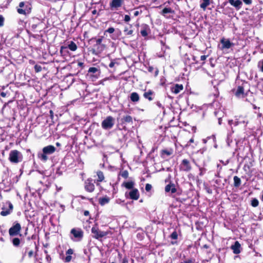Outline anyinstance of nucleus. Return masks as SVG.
<instances>
[{"instance_id": "1", "label": "nucleus", "mask_w": 263, "mask_h": 263, "mask_svg": "<svg viewBox=\"0 0 263 263\" xmlns=\"http://www.w3.org/2000/svg\"><path fill=\"white\" fill-rule=\"evenodd\" d=\"M55 147L51 145H48L43 148V153H39L38 158L43 162H46L48 160L47 155L54 153L55 151Z\"/></svg>"}, {"instance_id": "2", "label": "nucleus", "mask_w": 263, "mask_h": 263, "mask_svg": "<svg viewBox=\"0 0 263 263\" xmlns=\"http://www.w3.org/2000/svg\"><path fill=\"white\" fill-rule=\"evenodd\" d=\"M9 160L14 163H17L22 161V155L17 150H13L10 152Z\"/></svg>"}, {"instance_id": "3", "label": "nucleus", "mask_w": 263, "mask_h": 263, "mask_svg": "<svg viewBox=\"0 0 263 263\" xmlns=\"http://www.w3.org/2000/svg\"><path fill=\"white\" fill-rule=\"evenodd\" d=\"M115 120L111 116L107 117L101 123L102 127L104 129H111L115 124Z\"/></svg>"}, {"instance_id": "4", "label": "nucleus", "mask_w": 263, "mask_h": 263, "mask_svg": "<svg viewBox=\"0 0 263 263\" xmlns=\"http://www.w3.org/2000/svg\"><path fill=\"white\" fill-rule=\"evenodd\" d=\"M91 233L94 235L93 237L97 239L102 238L108 234V232L100 230L97 226L92 228Z\"/></svg>"}, {"instance_id": "5", "label": "nucleus", "mask_w": 263, "mask_h": 263, "mask_svg": "<svg viewBox=\"0 0 263 263\" xmlns=\"http://www.w3.org/2000/svg\"><path fill=\"white\" fill-rule=\"evenodd\" d=\"M21 230V226L18 222H15L14 224L9 230V234L10 236H13L18 235Z\"/></svg>"}, {"instance_id": "6", "label": "nucleus", "mask_w": 263, "mask_h": 263, "mask_svg": "<svg viewBox=\"0 0 263 263\" xmlns=\"http://www.w3.org/2000/svg\"><path fill=\"white\" fill-rule=\"evenodd\" d=\"M248 120L246 116H236L235 117L234 125L237 126L240 124H243L245 126L248 123Z\"/></svg>"}, {"instance_id": "7", "label": "nucleus", "mask_w": 263, "mask_h": 263, "mask_svg": "<svg viewBox=\"0 0 263 263\" xmlns=\"http://www.w3.org/2000/svg\"><path fill=\"white\" fill-rule=\"evenodd\" d=\"M124 3V0H111L109 6L111 10H118Z\"/></svg>"}, {"instance_id": "8", "label": "nucleus", "mask_w": 263, "mask_h": 263, "mask_svg": "<svg viewBox=\"0 0 263 263\" xmlns=\"http://www.w3.org/2000/svg\"><path fill=\"white\" fill-rule=\"evenodd\" d=\"M105 45L103 44H95L92 49V53L96 55L101 53L105 49Z\"/></svg>"}, {"instance_id": "9", "label": "nucleus", "mask_w": 263, "mask_h": 263, "mask_svg": "<svg viewBox=\"0 0 263 263\" xmlns=\"http://www.w3.org/2000/svg\"><path fill=\"white\" fill-rule=\"evenodd\" d=\"M68 48L72 51H74L77 49V46L73 41H70L67 46H62L61 47L60 51L62 53L63 52H66Z\"/></svg>"}, {"instance_id": "10", "label": "nucleus", "mask_w": 263, "mask_h": 263, "mask_svg": "<svg viewBox=\"0 0 263 263\" xmlns=\"http://www.w3.org/2000/svg\"><path fill=\"white\" fill-rule=\"evenodd\" d=\"M180 168L183 171L189 172L192 168L189 161L187 159H183L180 164Z\"/></svg>"}, {"instance_id": "11", "label": "nucleus", "mask_w": 263, "mask_h": 263, "mask_svg": "<svg viewBox=\"0 0 263 263\" xmlns=\"http://www.w3.org/2000/svg\"><path fill=\"white\" fill-rule=\"evenodd\" d=\"M8 204L9 207L8 209H6L4 207L2 208V211L0 213L1 215L2 216H6L9 215L12 212L13 208L12 204L10 202H8Z\"/></svg>"}, {"instance_id": "12", "label": "nucleus", "mask_w": 263, "mask_h": 263, "mask_svg": "<svg viewBox=\"0 0 263 263\" xmlns=\"http://www.w3.org/2000/svg\"><path fill=\"white\" fill-rule=\"evenodd\" d=\"M70 232L71 234H72L73 236L78 240L81 239L83 236V232L80 229H72Z\"/></svg>"}, {"instance_id": "13", "label": "nucleus", "mask_w": 263, "mask_h": 263, "mask_svg": "<svg viewBox=\"0 0 263 263\" xmlns=\"http://www.w3.org/2000/svg\"><path fill=\"white\" fill-rule=\"evenodd\" d=\"M88 73H92L93 74L90 75V77L92 81L96 80L98 78L99 74L96 73L97 72H99V69L98 68L94 67H90L88 70Z\"/></svg>"}, {"instance_id": "14", "label": "nucleus", "mask_w": 263, "mask_h": 263, "mask_svg": "<svg viewBox=\"0 0 263 263\" xmlns=\"http://www.w3.org/2000/svg\"><path fill=\"white\" fill-rule=\"evenodd\" d=\"M85 189L89 192H92L95 190V185L92 182V180L87 179L85 182Z\"/></svg>"}, {"instance_id": "15", "label": "nucleus", "mask_w": 263, "mask_h": 263, "mask_svg": "<svg viewBox=\"0 0 263 263\" xmlns=\"http://www.w3.org/2000/svg\"><path fill=\"white\" fill-rule=\"evenodd\" d=\"M128 196L131 199L137 200L139 198L140 194L138 189H134L128 193Z\"/></svg>"}, {"instance_id": "16", "label": "nucleus", "mask_w": 263, "mask_h": 263, "mask_svg": "<svg viewBox=\"0 0 263 263\" xmlns=\"http://www.w3.org/2000/svg\"><path fill=\"white\" fill-rule=\"evenodd\" d=\"M240 244L238 241H236L235 242L234 244L231 246V248L234 254H237L240 253Z\"/></svg>"}, {"instance_id": "17", "label": "nucleus", "mask_w": 263, "mask_h": 263, "mask_svg": "<svg viewBox=\"0 0 263 263\" xmlns=\"http://www.w3.org/2000/svg\"><path fill=\"white\" fill-rule=\"evenodd\" d=\"M183 87L182 84H176L174 86L171 87V91L175 94L179 93L182 90H183Z\"/></svg>"}, {"instance_id": "18", "label": "nucleus", "mask_w": 263, "mask_h": 263, "mask_svg": "<svg viewBox=\"0 0 263 263\" xmlns=\"http://www.w3.org/2000/svg\"><path fill=\"white\" fill-rule=\"evenodd\" d=\"M229 2L232 6L235 7L237 10L240 9L242 4V2L240 0H229Z\"/></svg>"}, {"instance_id": "19", "label": "nucleus", "mask_w": 263, "mask_h": 263, "mask_svg": "<svg viewBox=\"0 0 263 263\" xmlns=\"http://www.w3.org/2000/svg\"><path fill=\"white\" fill-rule=\"evenodd\" d=\"M235 95L238 98H244L245 94L244 93V89L242 86H239L235 92Z\"/></svg>"}, {"instance_id": "20", "label": "nucleus", "mask_w": 263, "mask_h": 263, "mask_svg": "<svg viewBox=\"0 0 263 263\" xmlns=\"http://www.w3.org/2000/svg\"><path fill=\"white\" fill-rule=\"evenodd\" d=\"M212 0H200V7L203 10H205L206 7L210 5Z\"/></svg>"}, {"instance_id": "21", "label": "nucleus", "mask_w": 263, "mask_h": 263, "mask_svg": "<svg viewBox=\"0 0 263 263\" xmlns=\"http://www.w3.org/2000/svg\"><path fill=\"white\" fill-rule=\"evenodd\" d=\"M166 192H171L172 193H175L176 192V189L174 184H168L165 187Z\"/></svg>"}, {"instance_id": "22", "label": "nucleus", "mask_w": 263, "mask_h": 263, "mask_svg": "<svg viewBox=\"0 0 263 263\" xmlns=\"http://www.w3.org/2000/svg\"><path fill=\"white\" fill-rule=\"evenodd\" d=\"M109 201L110 198L106 196L102 198H100L99 199V203L102 206H103L105 204H107L108 203H109Z\"/></svg>"}, {"instance_id": "23", "label": "nucleus", "mask_w": 263, "mask_h": 263, "mask_svg": "<svg viewBox=\"0 0 263 263\" xmlns=\"http://www.w3.org/2000/svg\"><path fill=\"white\" fill-rule=\"evenodd\" d=\"M221 43L222 44L223 48L229 49L231 48L233 45V43H231L229 40L225 41L223 39L221 40Z\"/></svg>"}, {"instance_id": "24", "label": "nucleus", "mask_w": 263, "mask_h": 263, "mask_svg": "<svg viewBox=\"0 0 263 263\" xmlns=\"http://www.w3.org/2000/svg\"><path fill=\"white\" fill-rule=\"evenodd\" d=\"M153 93L154 92L152 90H149L148 91L144 93L143 96L145 98L148 99L149 101H152L153 100V98L152 97Z\"/></svg>"}, {"instance_id": "25", "label": "nucleus", "mask_w": 263, "mask_h": 263, "mask_svg": "<svg viewBox=\"0 0 263 263\" xmlns=\"http://www.w3.org/2000/svg\"><path fill=\"white\" fill-rule=\"evenodd\" d=\"M134 182L133 181L125 182L123 183V185L127 189H134Z\"/></svg>"}, {"instance_id": "26", "label": "nucleus", "mask_w": 263, "mask_h": 263, "mask_svg": "<svg viewBox=\"0 0 263 263\" xmlns=\"http://www.w3.org/2000/svg\"><path fill=\"white\" fill-rule=\"evenodd\" d=\"M130 100L133 102H138L139 100V95L137 92H133L130 95Z\"/></svg>"}, {"instance_id": "27", "label": "nucleus", "mask_w": 263, "mask_h": 263, "mask_svg": "<svg viewBox=\"0 0 263 263\" xmlns=\"http://www.w3.org/2000/svg\"><path fill=\"white\" fill-rule=\"evenodd\" d=\"M174 13V11L171 8H164L162 12H161V14L164 16H165L166 14H167V13Z\"/></svg>"}, {"instance_id": "28", "label": "nucleus", "mask_w": 263, "mask_h": 263, "mask_svg": "<svg viewBox=\"0 0 263 263\" xmlns=\"http://www.w3.org/2000/svg\"><path fill=\"white\" fill-rule=\"evenodd\" d=\"M173 153V149L172 148H170L169 149H162L161 151V155L162 156L164 155H166L167 156H170L172 155Z\"/></svg>"}, {"instance_id": "29", "label": "nucleus", "mask_w": 263, "mask_h": 263, "mask_svg": "<svg viewBox=\"0 0 263 263\" xmlns=\"http://www.w3.org/2000/svg\"><path fill=\"white\" fill-rule=\"evenodd\" d=\"M233 179H234V186H235V187L239 186L240 184H241V180H240V179L238 177L235 176L234 177Z\"/></svg>"}, {"instance_id": "30", "label": "nucleus", "mask_w": 263, "mask_h": 263, "mask_svg": "<svg viewBox=\"0 0 263 263\" xmlns=\"http://www.w3.org/2000/svg\"><path fill=\"white\" fill-rule=\"evenodd\" d=\"M97 174L98 177L97 181L102 182L104 179V176L103 172L99 171L97 172Z\"/></svg>"}, {"instance_id": "31", "label": "nucleus", "mask_w": 263, "mask_h": 263, "mask_svg": "<svg viewBox=\"0 0 263 263\" xmlns=\"http://www.w3.org/2000/svg\"><path fill=\"white\" fill-rule=\"evenodd\" d=\"M124 32L125 35H131L133 33V30L132 29H129L127 27H125L124 29Z\"/></svg>"}, {"instance_id": "32", "label": "nucleus", "mask_w": 263, "mask_h": 263, "mask_svg": "<svg viewBox=\"0 0 263 263\" xmlns=\"http://www.w3.org/2000/svg\"><path fill=\"white\" fill-rule=\"evenodd\" d=\"M12 243L14 246L18 247L20 244V239L18 238H14L12 239Z\"/></svg>"}, {"instance_id": "33", "label": "nucleus", "mask_w": 263, "mask_h": 263, "mask_svg": "<svg viewBox=\"0 0 263 263\" xmlns=\"http://www.w3.org/2000/svg\"><path fill=\"white\" fill-rule=\"evenodd\" d=\"M259 202L258 200L256 198H254L252 199L251 201V205L253 207H256L258 205Z\"/></svg>"}, {"instance_id": "34", "label": "nucleus", "mask_w": 263, "mask_h": 263, "mask_svg": "<svg viewBox=\"0 0 263 263\" xmlns=\"http://www.w3.org/2000/svg\"><path fill=\"white\" fill-rule=\"evenodd\" d=\"M124 122L127 123H130L132 122V118L130 116H126L123 118Z\"/></svg>"}, {"instance_id": "35", "label": "nucleus", "mask_w": 263, "mask_h": 263, "mask_svg": "<svg viewBox=\"0 0 263 263\" xmlns=\"http://www.w3.org/2000/svg\"><path fill=\"white\" fill-rule=\"evenodd\" d=\"M140 33L143 36H146L148 34L147 29L146 28H143L141 30Z\"/></svg>"}, {"instance_id": "36", "label": "nucleus", "mask_w": 263, "mask_h": 263, "mask_svg": "<svg viewBox=\"0 0 263 263\" xmlns=\"http://www.w3.org/2000/svg\"><path fill=\"white\" fill-rule=\"evenodd\" d=\"M171 238L173 239H177L178 238V234L176 231H174L171 235Z\"/></svg>"}, {"instance_id": "37", "label": "nucleus", "mask_w": 263, "mask_h": 263, "mask_svg": "<svg viewBox=\"0 0 263 263\" xmlns=\"http://www.w3.org/2000/svg\"><path fill=\"white\" fill-rule=\"evenodd\" d=\"M258 67L260 69V71L263 72V60L258 62Z\"/></svg>"}, {"instance_id": "38", "label": "nucleus", "mask_w": 263, "mask_h": 263, "mask_svg": "<svg viewBox=\"0 0 263 263\" xmlns=\"http://www.w3.org/2000/svg\"><path fill=\"white\" fill-rule=\"evenodd\" d=\"M34 69H35V71L36 72H40L42 70V67L40 65H35L34 66Z\"/></svg>"}, {"instance_id": "39", "label": "nucleus", "mask_w": 263, "mask_h": 263, "mask_svg": "<svg viewBox=\"0 0 263 263\" xmlns=\"http://www.w3.org/2000/svg\"><path fill=\"white\" fill-rule=\"evenodd\" d=\"M5 18L3 16L0 14V27H3L4 25Z\"/></svg>"}, {"instance_id": "40", "label": "nucleus", "mask_w": 263, "mask_h": 263, "mask_svg": "<svg viewBox=\"0 0 263 263\" xmlns=\"http://www.w3.org/2000/svg\"><path fill=\"white\" fill-rule=\"evenodd\" d=\"M17 12L18 13L21 14H26V9H23L21 8H18L17 9Z\"/></svg>"}, {"instance_id": "41", "label": "nucleus", "mask_w": 263, "mask_h": 263, "mask_svg": "<svg viewBox=\"0 0 263 263\" xmlns=\"http://www.w3.org/2000/svg\"><path fill=\"white\" fill-rule=\"evenodd\" d=\"M115 31V29L113 27H109L107 30L105 31V33L108 32L109 33H112Z\"/></svg>"}, {"instance_id": "42", "label": "nucleus", "mask_w": 263, "mask_h": 263, "mask_svg": "<svg viewBox=\"0 0 263 263\" xmlns=\"http://www.w3.org/2000/svg\"><path fill=\"white\" fill-rule=\"evenodd\" d=\"M103 37H104L103 36H101L100 37L96 39V44H102V40H103Z\"/></svg>"}, {"instance_id": "43", "label": "nucleus", "mask_w": 263, "mask_h": 263, "mask_svg": "<svg viewBox=\"0 0 263 263\" xmlns=\"http://www.w3.org/2000/svg\"><path fill=\"white\" fill-rule=\"evenodd\" d=\"M231 137V134H228L227 136V142L228 145H230V143L232 142V140L230 138Z\"/></svg>"}, {"instance_id": "44", "label": "nucleus", "mask_w": 263, "mask_h": 263, "mask_svg": "<svg viewBox=\"0 0 263 263\" xmlns=\"http://www.w3.org/2000/svg\"><path fill=\"white\" fill-rule=\"evenodd\" d=\"M199 171H200L199 175L201 176L203 175L205 172V169L203 167H200Z\"/></svg>"}, {"instance_id": "45", "label": "nucleus", "mask_w": 263, "mask_h": 263, "mask_svg": "<svg viewBox=\"0 0 263 263\" xmlns=\"http://www.w3.org/2000/svg\"><path fill=\"white\" fill-rule=\"evenodd\" d=\"M72 257L71 255H67L65 258V262H68L71 261Z\"/></svg>"}, {"instance_id": "46", "label": "nucleus", "mask_w": 263, "mask_h": 263, "mask_svg": "<svg viewBox=\"0 0 263 263\" xmlns=\"http://www.w3.org/2000/svg\"><path fill=\"white\" fill-rule=\"evenodd\" d=\"M152 185L150 184L147 183L145 185V190L147 192L149 191L152 189Z\"/></svg>"}, {"instance_id": "47", "label": "nucleus", "mask_w": 263, "mask_h": 263, "mask_svg": "<svg viewBox=\"0 0 263 263\" xmlns=\"http://www.w3.org/2000/svg\"><path fill=\"white\" fill-rule=\"evenodd\" d=\"M121 175L123 177L126 178L128 175V172L126 171L123 172Z\"/></svg>"}, {"instance_id": "48", "label": "nucleus", "mask_w": 263, "mask_h": 263, "mask_svg": "<svg viewBox=\"0 0 263 263\" xmlns=\"http://www.w3.org/2000/svg\"><path fill=\"white\" fill-rule=\"evenodd\" d=\"M130 20V17L128 15H125L124 16V21L125 22H128Z\"/></svg>"}, {"instance_id": "49", "label": "nucleus", "mask_w": 263, "mask_h": 263, "mask_svg": "<svg viewBox=\"0 0 263 263\" xmlns=\"http://www.w3.org/2000/svg\"><path fill=\"white\" fill-rule=\"evenodd\" d=\"M73 253V251L71 249H69L66 252V254L68 255H70L72 254Z\"/></svg>"}, {"instance_id": "50", "label": "nucleus", "mask_w": 263, "mask_h": 263, "mask_svg": "<svg viewBox=\"0 0 263 263\" xmlns=\"http://www.w3.org/2000/svg\"><path fill=\"white\" fill-rule=\"evenodd\" d=\"M243 2L247 5H250L252 4V0H243Z\"/></svg>"}, {"instance_id": "51", "label": "nucleus", "mask_w": 263, "mask_h": 263, "mask_svg": "<svg viewBox=\"0 0 263 263\" xmlns=\"http://www.w3.org/2000/svg\"><path fill=\"white\" fill-rule=\"evenodd\" d=\"M194 139H193V138H191V139L189 140V142H188V143L185 145V146L186 147H187L189 146H190V144H189V143H193V142H194Z\"/></svg>"}, {"instance_id": "52", "label": "nucleus", "mask_w": 263, "mask_h": 263, "mask_svg": "<svg viewBox=\"0 0 263 263\" xmlns=\"http://www.w3.org/2000/svg\"><path fill=\"white\" fill-rule=\"evenodd\" d=\"M37 26H38L37 24H32L31 25V29L33 30H35L36 29V28L37 27Z\"/></svg>"}, {"instance_id": "53", "label": "nucleus", "mask_w": 263, "mask_h": 263, "mask_svg": "<svg viewBox=\"0 0 263 263\" xmlns=\"http://www.w3.org/2000/svg\"><path fill=\"white\" fill-rule=\"evenodd\" d=\"M181 263H193V261L191 259H187L181 262Z\"/></svg>"}, {"instance_id": "54", "label": "nucleus", "mask_w": 263, "mask_h": 263, "mask_svg": "<svg viewBox=\"0 0 263 263\" xmlns=\"http://www.w3.org/2000/svg\"><path fill=\"white\" fill-rule=\"evenodd\" d=\"M207 58V56L206 55H201V57H200V60L202 61H204V60H205V59H206Z\"/></svg>"}, {"instance_id": "55", "label": "nucleus", "mask_w": 263, "mask_h": 263, "mask_svg": "<svg viewBox=\"0 0 263 263\" xmlns=\"http://www.w3.org/2000/svg\"><path fill=\"white\" fill-rule=\"evenodd\" d=\"M115 64V62L112 61L109 63V67L110 68H112L114 66Z\"/></svg>"}, {"instance_id": "56", "label": "nucleus", "mask_w": 263, "mask_h": 263, "mask_svg": "<svg viewBox=\"0 0 263 263\" xmlns=\"http://www.w3.org/2000/svg\"><path fill=\"white\" fill-rule=\"evenodd\" d=\"M33 251L32 250H31L28 252V256L29 257H31L33 256Z\"/></svg>"}, {"instance_id": "57", "label": "nucleus", "mask_w": 263, "mask_h": 263, "mask_svg": "<svg viewBox=\"0 0 263 263\" xmlns=\"http://www.w3.org/2000/svg\"><path fill=\"white\" fill-rule=\"evenodd\" d=\"M156 105L160 108H163V107L162 106V105L161 104V103L160 102H156Z\"/></svg>"}, {"instance_id": "58", "label": "nucleus", "mask_w": 263, "mask_h": 263, "mask_svg": "<svg viewBox=\"0 0 263 263\" xmlns=\"http://www.w3.org/2000/svg\"><path fill=\"white\" fill-rule=\"evenodd\" d=\"M228 124L229 125L232 126V125L233 124L234 125V122L233 120H230L228 121Z\"/></svg>"}, {"instance_id": "59", "label": "nucleus", "mask_w": 263, "mask_h": 263, "mask_svg": "<svg viewBox=\"0 0 263 263\" xmlns=\"http://www.w3.org/2000/svg\"><path fill=\"white\" fill-rule=\"evenodd\" d=\"M24 5H25V3H24V2H21V3L19 4V7H20V8H23V7L24 6Z\"/></svg>"}, {"instance_id": "60", "label": "nucleus", "mask_w": 263, "mask_h": 263, "mask_svg": "<svg viewBox=\"0 0 263 263\" xmlns=\"http://www.w3.org/2000/svg\"><path fill=\"white\" fill-rule=\"evenodd\" d=\"M122 263H128V260L127 259V258H123Z\"/></svg>"}, {"instance_id": "61", "label": "nucleus", "mask_w": 263, "mask_h": 263, "mask_svg": "<svg viewBox=\"0 0 263 263\" xmlns=\"http://www.w3.org/2000/svg\"><path fill=\"white\" fill-rule=\"evenodd\" d=\"M139 13H139V11H135V12H134V15H135V16H138V15L139 14Z\"/></svg>"}, {"instance_id": "62", "label": "nucleus", "mask_w": 263, "mask_h": 263, "mask_svg": "<svg viewBox=\"0 0 263 263\" xmlns=\"http://www.w3.org/2000/svg\"><path fill=\"white\" fill-rule=\"evenodd\" d=\"M153 70H154V68L153 67L150 66L148 67V71L152 72Z\"/></svg>"}, {"instance_id": "63", "label": "nucleus", "mask_w": 263, "mask_h": 263, "mask_svg": "<svg viewBox=\"0 0 263 263\" xmlns=\"http://www.w3.org/2000/svg\"><path fill=\"white\" fill-rule=\"evenodd\" d=\"M89 211H84V215L85 216H88L89 215Z\"/></svg>"}, {"instance_id": "64", "label": "nucleus", "mask_w": 263, "mask_h": 263, "mask_svg": "<svg viewBox=\"0 0 263 263\" xmlns=\"http://www.w3.org/2000/svg\"><path fill=\"white\" fill-rule=\"evenodd\" d=\"M159 70L157 69L155 71V76H157L158 74Z\"/></svg>"}]
</instances>
